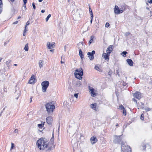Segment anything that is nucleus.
<instances>
[{
    "label": "nucleus",
    "instance_id": "c85d7f7f",
    "mask_svg": "<svg viewBox=\"0 0 152 152\" xmlns=\"http://www.w3.org/2000/svg\"><path fill=\"white\" fill-rule=\"evenodd\" d=\"M127 53L126 51H123L122 53V54H123V56L124 57H126V54Z\"/></svg>",
    "mask_w": 152,
    "mask_h": 152
},
{
    "label": "nucleus",
    "instance_id": "f8f14e48",
    "mask_svg": "<svg viewBox=\"0 0 152 152\" xmlns=\"http://www.w3.org/2000/svg\"><path fill=\"white\" fill-rule=\"evenodd\" d=\"M35 81H36L35 77L34 75H32L29 80L28 83L29 84H32L34 83Z\"/></svg>",
    "mask_w": 152,
    "mask_h": 152
},
{
    "label": "nucleus",
    "instance_id": "b1692460",
    "mask_svg": "<svg viewBox=\"0 0 152 152\" xmlns=\"http://www.w3.org/2000/svg\"><path fill=\"white\" fill-rule=\"evenodd\" d=\"M24 50L26 51H27L28 50V43L26 44L25 45V46L24 48Z\"/></svg>",
    "mask_w": 152,
    "mask_h": 152
},
{
    "label": "nucleus",
    "instance_id": "69168bd1",
    "mask_svg": "<svg viewBox=\"0 0 152 152\" xmlns=\"http://www.w3.org/2000/svg\"><path fill=\"white\" fill-rule=\"evenodd\" d=\"M32 99V98L31 97L30 99V102H31Z\"/></svg>",
    "mask_w": 152,
    "mask_h": 152
},
{
    "label": "nucleus",
    "instance_id": "c9c22d12",
    "mask_svg": "<svg viewBox=\"0 0 152 152\" xmlns=\"http://www.w3.org/2000/svg\"><path fill=\"white\" fill-rule=\"evenodd\" d=\"M151 109L149 107H147L146 108H145V110L146 111H149L150 110H151Z\"/></svg>",
    "mask_w": 152,
    "mask_h": 152
},
{
    "label": "nucleus",
    "instance_id": "0eeeda50",
    "mask_svg": "<svg viewBox=\"0 0 152 152\" xmlns=\"http://www.w3.org/2000/svg\"><path fill=\"white\" fill-rule=\"evenodd\" d=\"M95 53V51L94 50L92 51L91 52H88L87 55L90 60H93L94 58V55Z\"/></svg>",
    "mask_w": 152,
    "mask_h": 152
},
{
    "label": "nucleus",
    "instance_id": "0e129e2a",
    "mask_svg": "<svg viewBox=\"0 0 152 152\" xmlns=\"http://www.w3.org/2000/svg\"><path fill=\"white\" fill-rule=\"evenodd\" d=\"M61 64H64V62H63V61H62V60H61Z\"/></svg>",
    "mask_w": 152,
    "mask_h": 152
},
{
    "label": "nucleus",
    "instance_id": "2f4dec72",
    "mask_svg": "<svg viewBox=\"0 0 152 152\" xmlns=\"http://www.w3.org/2000/svg\"><path fill=\"white\" fill-rule=\"evenodd\" d=\"M140 119L142 120H143L144 119V115L143 113L141 114V115Z\"/></svg>",
    "mask_w": 152,
    "mask_h": 152
},
{
    "label": "nucleus",
    "instance_id": "c03bdc74",
    "mask_svg": "<svg viewBox=\"0 0 152 152\" xmlns=\"http://www.w3.org/2000/svg\"><path fill=\"white\" fill-rule=\"evenodd\" d=\"M132 100L134 102H135L136 104H137V101L134 98H133Z\"/></svg>",
    "mask_w": 152,
    "mask_h": 152
},
{
    "label": "nucleus",
    "instance_id": "e433bc0d",
    "mask_svg": "<svg viewBox=\"0 0 152 152\" xmlns=\"http://www.w3.org/2000/svg\"><path fill=\"white\" fill-rule=\"evenodd\" d=\"M93 41V39H91L88 42V44L90 45Z\"/></svg>",
    "mask_w": 152,
    "mask_h": 152
},
{
    "label": "nucleus",
    "instance_id": "393cba45",
    "mask_svg": "<svg viewBox=\"0 0 152 152\" xmlns=\"http://www.w3.org/2000/svg\"><path fill=\"white\" fill-rule=\"evenodd\" d=\"M11 146L10 148V150H12L14 148L15 145L13 142H11Z\"/></svg>",
    "mask_w": 152,
    "mask_h": 152
},
{
    "label": "nucleus",
    "instance_id": "6ab92c4d",
    "mask_svg": "<svg viewBox=\"0 0 152 152\" xmlns=\"http://www.w3.org/2000/svg\"><path fill=\"white\" fill-rule=\"evenodd\" d=\"M44 61L43 60H40L39 61L38 64L40 68H41L43 66Z\"/></svg>",
    "mask_w": 152,
    "mask_h": 152
},
{
    "label": "nucleus",
    "instance_id": "39448f33",
    "mask_svg": "<svg viewBox=\"0 0 152 152\" xmlns=\"http://www.w3.org/2000/svg\"><path fill=\"white\" fill-rule=\"evenodd\" d=\"M125 9L124 10L123 8L119 9L118 6L117 5H115L114 8V11L115 13L118 15L123 12Z\"/></svg>",
    "mask_w": 152,
    "mask_h": 152
},
{
    "label": "nucleus",
    "instance_id": "f704fd0d",
    "mask_svg": "<svg viewBox=\"0 0 152 152\" xmlns=\"http://www.w3.org/2000/svg\"><path fill=\"white\" fill-rule=\"evenodd\" d=\"M74 96L77 99L78 97V94H74Z\"/></svg>",
    "mask_w": 152,
    "mask_h": 152
},
{
    "label": "nucleus",
    "instance_id": "13d9d810",
    "mask_svg": "<svg viewBox=\"0 0 152 152\" xmlns=\"http://www.w3.org/2000/svg\"><path fill=\"white\" fill-rule=\"evenodd\" d=\"M91 20L90 21V23H91L92 22L93 18H91Z\"/></svg>",
    "mask_w": 152,
    "mask_h": 152
},
{
    "label": "nucleus",
    "instance_id": "9b49d317",
    "mask_svg": "<svg viewBox=\"0 0 152 152\" xmlns=\"http://www.w3.org/2000/svg\"><path fill=\"white\" fill-rule=\"evenodd\" d=\"M53 121V117L52 116H48L46 118V122L49 125L51 124Z\"/></svg>",
    "mask_w": 152,
    "mask_h": 152
},
{
    "label": "nucleus",
    "instance_id": "3c124183",
    "mask_svg": "<svg viewBox=\"0 0 152 152\" xmlns=\"http://www.w3.org/2000/svg\"><path fill=\"white\" fill-rule=\"evenodd\" d=\"M94 36H91L90 37L91 39H93L94 38Z\"/></svg>",
    "mask_w": 152,
    "mask_h": 152
},
{
    "label": "nucleus",
    "instance_id": "052dcab7",
    "mask_svg": "<svg viewBox=\"0 0 152 152\" xmlns=\"http://www.w3.org/2000/svg\"><path fill=\"white\" fill-rule=\"evenodd\" d=\"M27 26L26 25L25 26V28L26 29H27L28 28H27Z\"/></svg>",
    "mask_w": 152,
    "mask_h": 152
},
{
    "label": "nucleus",
    "instance_id": "7ed1b4c3",
    "mask_svg": "<svg viewBox=\"0 0 152 152\" xmlns=\"http://www.w3.org/2000/svg\"><path fill=\"white\" fill-rule=\"evenodd\" d=\"M76 78L81 80L82 78V76L83 75V72L81 68L76 69L74 72Z\"/></svg>",
    "mask_w": 152,
    "mask_h": 152
},
{
    "label": "nucleus",
    "instance_id": "774afa93",
    "mask_svg": "<svg viewBox=\"0 0 152 152\" xmlns=\"http://www.w3.org/2000/svg\"><path fill=\"white\" fill-rule=\"evenodd\" d=\"M26 33H24V32H23V36H25V34Z\"/></svg>",
    "mask_w": 152,
    "mask_h": 152
},
{
    "label": "nucleus",
    "instance_id": "49530a36",
    "mask_svg": "<svg viewBox=\"0 0 152 152\" xmlns=\"http://www.w3.org/2000/svg\"><path fill=\"white\" fill-rule=\"evenodd\" d=\"M148 2L150 4L152 3V0H148Z\"/></svg>",
    "mask_w": 152,
    "mask_h": 152
},
{
    "label": "nucleus",
    "instance_id": "a211bd4d",
    "mask_svg": "<svg viewBox=\"0 0 152 152\" xmlns=\"http://www.w3.org/2000/svg\"><path fill=\"white\" fill-rule=\"evenodd\" d=\"M90 140L91 144H94L97 141V140L96 137L93 136L91 138Z\"/></svg>",
    "mask_w": 152,
    "mask_h": 152
},
{
    "label": "nucleus",
    "instance_id": "20e7f679",
    "mask_svg": "<svg viewBox=\"0 0 152 152\" xmlns=\"http://www.w3.org/2000/svg\"><path fill=\"white\" fill-rule=\"evenodd\" d=\"M49 84V82L48 81H44L41 83L42 91L45 92Z\"/></svg>",
    "mask_w": 152,
    "mask_h": 152
},
{
    "label": "nucleus",
    "instance_id": "09e8293b",
    "mask_svg": "<svg viewBox=\"0 0 152 152\" xmlns=\"http://www.w3.org/2000/svg\"><path fill=\"white\" fill-rule=\"evenodd\" d=\"M14 132L15 133H18V129H15L14 130Z\"/></svg>",
    "mask_w": 152,
    "mask_h": 152
},
{
    "label": "nucleus",
    "instance_id": "680f3d73",
    "mask_svg": "<svg viewBox=\"0 0 152 152\" xmlns=\"http://www.w3.org/2000/svg\"><path fill=\"white\" fill-rule=\"evenodd\" d=\"M80 43H81V45H83V42H80Z\"/></svg>",
    "mask_w": 152,
    "mask_h": 152
},
{
    "label": "nucleus",
    "instance_id": "5701e85b",
    "mask_svg": "<svg viewBox=\"0 0 152 152\" xmlns=\"http://www.w3.org/2000/svg\"><path fill=\"white\" fill-rule=\"evenodd\" d=\"M45 122H42L41 124H39L38 125V126L39 127V128H41L44 127V125Z\"/></svg>",
    "mask_w": 152,
    "mask_h": 152
},
{
    "label": "nucleus",
    "instance_id": "f3484780",
    "mask_svg": "<svg viewBox=\"0 0 152 152\" xmlns=\"http://www.w3.org/2000/svg\"><path fill=\"white\" fill-rule=\"evenodd\" d=\"M90 107L93 110L96 111V109L97 107L96 103L91 104L90 105Z\"/></svg>",
    "mask_w": 152,
    "mask_h": 152
},
{
    "label": "nucleus",
    "instance_id": "5fc2aeb1",
    "mask_svg": "<svg viewBox=\"0 0 152 152\" xmlns=\"http://www.w3.org/2000/svg\"><path fill=\"white\" fill-rule=\"evenodd\" d=\"M52 138H54V133L53 132Z\"/></svg>",
    "mask_w": 152,
    "mask_h": 152
},
{
    "label": "nucleus",
    "instance_id": "7c9ffc66",
    "mask_svg": "<svg viewBox=\"0 0 152 152\" xmlns=\"http://www.w3.org/2000/svg\"><path fill=\"white\" fill-rule=\"evenodd\" d=\"M110 24L109 23L107 22L106 23L105 25V27L107 28H108L109 27Z\"/></svg>",
    "mask_w": 152,
    "mask_h": 152
},
{
    "label": "nucleus",
    "instance_id": "603ef678",
    "mask_svg": "<svg viewBox=\"0 0 152 152\" xmlns=\"http://www.w3.org/2000/svg\"><path fill=\"white\" fill-rule=\"evenodd\" d=\"M89 11L90 12L92 11L90 7H89Z\"/></svg>",
    "mask_w": 152,
    "mask_h": 152
},
{
    "label": "nucleus",
    "instance_id": "bf43d9fd",
    "mask_svg": "<svg viewBox=\"0 0 152 152\" xmlns=\"http://www.w3.org/2000/svg\"><path fill=\"white\" fill-rule=\"evenodd\" d=\"M60 125H59V126H58V132H59V129H60Z\"/></svg>",
    "mask_w": 152,
    "mask_h": 152
},
{
    "label": "nucleus",
    "instance_id": "4d7b16f0",
    "mask_svg": "<svg viewBox=\"0 0 152 152\" xmlns=\"http://www.w3.org/2000/svg\"><path fill=\"white\" fill-rule=\"evenodd\" d=\"M81 43L79 42V43H78L77 44V45L78 46H80V45H81Z\"/></svg>",
    "mask_w": 152,
    "mask_h": 152
},
{
    "label": "nucleus",
    "instance_id": "9d476101",
    "mask_svg": "<svg viewBox=\"0 0 152 152\" xmlns=\"http://www.w3.org/2000/svg\"><path fill=\"white\" fill-rule=\"evenodd\" d=\"M120 137V136H115V139L113 141L115 143L120 144V142L121 140Z\"/></svg>",
    "mask_w": 152,
    "mask_h": 152
},
{
    "label": "nucleus",
    "instance_id": "4468645a",
    "mask_svg": "<svg viewBox=\"0 0 152 152\" xmlns=\"http://www.w3.org/2000/svg\"><path fill=\"white\" fill-rule=\"evenodd\" d=\"M48 48V49H51L54 47L55 44L54 43H50V42H48L47 43Z\"/></svg>",
    "mask_w": 152,
    "mask_h": 152
},
{
    "label": "nucleus",
    "instance_id": "a18cd8bd",
    "mask_svg": "<svg viewBox=\"0 0 152 152\" xmlns=\"http://www.w3.org/2000/svg\"><path fill=\"white\" fill-rule=\"evenodd\" d=\"M24 5H25L27 2V0H23Z\"/></svg>",
    "mask_w": 152,
    "mask_h": 152
},
{
    "label": "nucleus",
    "instance_id": "864d4df0",
    "mask_svg": "<svg viewBox=\"0 0 152 152\" xmlns=\"http://www.w3.org/2000/svg\"><path fill=\"white\" fill-rule=\"evenodd\" d=\"M90 15H91V18H93V14H91Z\"/></svg>",
    "mask_w": 152,
    "mask_h": 152
},
{
    "label": "nucleus",
    "instance_id": "8fccbe9b",
    "mask_svg": "<svg viewBox=\"0 0 152 152\" xmlns=\"http://www.w3.org/2000/svg\"><path fill=\"white\" fill-rule=\"evenodd\" d=\"M28 30L27 29H26L25 28L24 29L23 32H24V33H26L27 31H28Z\"/></svg>",
    "mask_w": 152,
    "mask_h": 152
},
{
    "label": "nucleus",
    "instance_id": "2eb2a0df",
    "mask_svg": "<svg viewBox=\"0 0 152 152\" xmlns=\"http://www.w3.org/2000/svg\"><path fill=\"white\" fill-rule=\"evenodd\" d=\"M110 55L107 53H104L102 55V57L104 58V59L108 61L109 60V56Z\"/></svg>",
    "mask_w": 152,
    "mask_h": 152
},
{
    "label": "nucleus",
    "instance_id": "4c0bfd02",
    "mask_svg": "<svg viewBox=\"0 0 152 152\" xmlns=\"http://www.w3.org/2000/svg\"><path fill=\"white\" fill-rule=\"evenodd\" d=\"M79 55L82 59L83 58H84V56L83 54H81V55L80 54Z\"/></svg>",
    "mask_w": 152,
    "mask_h": 152
},
{
    "label": "nucleus",
    "instance_id": "58836bf2",
    "mask_svg": "<svg viewBox=\"0 0 152 152\" xmlns=\"http://www.w3.org/2000/svg\"><path fill=\"white\" fill-rule=\"evenodd\" d=\"M79 55H80V54L81 55V54H82V51L81 49H80L79 48Z\"/></svg>",
    "mask_w": 152,
    "mask_h": 152
},
{
    "label": "nucleus",
    "instance_id": "bb28decb",
    "mask_svg": "<svg viewBox=\"0 0 152 152\" xmlns=\"http://www.w3.org/2000/svg\"><path fill=\"white\" fill-rule=\"evenodd\" d=\"M76 84L78 86H80L81 85V83L80 81L77 82Z\"/></svg>",
    "mask_w": 152,
    "mask_h": 152
},
{
    "label": "nucleus",
    "instance_id": "79ce46f5",
    "mask_svg": "<svg viewBox=\"0 0 152 152\" xmlns=\"http://www.w3.org/2000/svg\"><path fill=\"white\" fill-rule=\"evenodd\" d=\"M116 72L117 74L118 75V76L119 77L120 76V75L119 74V70H116Z\"/></svg>",
    "mask_w": 152,
    "mask_h": 152
},
{
    "label": "nucleus",
    "instance_id": "e2e57ef3",
    "mask_svg": "<svg viewBox=\"0 0 152 152\" xmlns=\"http://www.w3.org/2000/svg\"><path fill=\"white\" fill-rule=\"evenodd\" d=\"M24 7L25 10H26V5H24Z\"/></svg>",
    "mask_w": 152,
    "mask_h": 152
},
{
    "label": "nucleus",
    "instance_id": "6e6d98bb",
    "mask_svg": "<svg viewBox=\"0 0 152 152\" xmlns=\"http://www.w3.org/2000/svg\"><path fill=\"white\" fill-rule=\"evenodd\" d=\"M41 12H42V13H44L45 12V10H41Z\"/></svg>",
    "mask_w": 152,
    "mask_h": 152
},
{
    "label": "nucleus",
    "instance_id": "de8ad7c7",
    "mask_svg": "<svg viewBox=\"0 0 152 152\" xmlns=\"http://www.w3.org/2000/svg\"><path fill=\"white\" fill-rule=\"evenodd\" d=\"M18 23V21H16L14 22L13 23V24H17Z\"/></svg>",
    "mask_w": 152,
    "mask_h": 152
},
{
    "label": "nucleus",
    "instance_id": "72a5a7b5",
    "mask_svg": "<svg viewBox=\"0 0 152 152\" xmlns=\"http://www.w3.org/2000/svg\"><path fill=\"white\" fill-rule=\"evenodd\" d=\"M119 108L120 109H121V110H123V109H124V107L122 105H120L119 106Z\"/></svg>",
    "mask_w": 152,
    "mask_h": 152
},
{
    "label": "nucleus",
    "instance_id": "338daca9",
    "mask_svg": "<svg viewBox=\"0 0 152 152\" xmlns=\"http://www.w3.org/2000/svg\"><path fill=\"white\" fill-rule=\"evenodd\" d=\"M50 52H53V51H54V50H53L51 49V50H50Z\"/></svg>",
    "mask_w": 152,
    "mask_h": 152
},
{
    "label": "nucleus",
    "instance_id": "dca6fc26",
    "mask_svg": "<svg viewBox=\"0 0 152 152\" xmlns=\"http://www.w3.org/2000/svg\"><path fill=\"white\" fill-rule=\"evenodd\" d=\"M113 45H110L107 49V53L110 55V53L113 50Z\"/></svg>",
    "mask_w": 152,
    "mask_h": 152
},
{
    "label": "nucleus",
    "instance_id": "a878e982",
    "mask_svg": "<svg viewBox=\"0 0 152 152\" xmlns=\"http://www.w3.org/2000/svg\"><path fill=\"white\" fill-rule=\"evenodd\" d=\"M138 104H139V105H140L141 107V108L142 109L144 108V107H143L144 104L142 103L141 102H139Z\"/></svg>",
    "mask_w": 152,
    "mask_h": 152
},
{
    "label": "nucleus",
    "instance_id": "412c9836",
    "mask_svg": "<svg viewBox=\"0 0 152 152\" xmlns=\"http://www.w3.org/2000/svg\"><path fill=\"white\" fill-rule=\"evenodd\" d=\"M3 3L2 0H0V14L1 13L2 10Z\"/></svg>",
    "mask_w": 152,
    "mask_h": 152
},
{
    "label": "nucleus",
    "instance_id": "423d86ee",
    "mask_svg": "<svg viewBox=\"0 0 152 152\" xmlns=\"http://www.w3.org/2000/svg\"><path fill=\"white\" fill-rule=\"evenodd\" d=\"M49 146V149L51 150V149L54 148L55 145L54 144V138H51L49 142H48Z\"/></svg>",
    "mask_w": 152,
    "mask_h": 152
},
{
    "label": "nucleus",
    "instance_id": "f03ea898",
    "mask_svg": "<svg viewBox=\"0 0 152 152\" xmlns=\"http://www.w3.org/2000/svg\"><path fill=\"white\" fill-rule=\"evenodd\" d=\"M45 106L48 113H52L55 109V106L52 102H48L45 104Z\"/></svg>",
    "mask_w": 152,
    "mask_h": 152
},
{
    "label": "nucleus",
    "instance_id": "cd10ccee",
    "mask_svg": "<svg viewBox=\"0 0 152 152\" xmlns=\"http://www.w3.org/2000/svg\"><path fill=\"white\" fill-rule=\"evenodd\" d=\"M51 15L50 14H49L48 16L45 19L46 22H47L48 21L49 19L51 17Z\"/></svg>",
    "mask_w": 152,
    "mask_h": 152
},
{
    "label": "nucleus",
    "instance_id": "a19ab883",
    "mask_svg": "<svg viewBox=\"0 0 152 152\" xmlns=\"http://www.w3.org/2000/svg\"><path fill=\"white\" fill-rule=\"evenodd\" d=\"M32 6L33 7V8L34 10H35L36 9V7L34 3H33L32 4Z\"/></svg>",
    "mask_w": 152,
    "mask_h": 152
},
{
    "label": "nucleus",
    "instance_id": "4be33fe9",
    "mask_svg": "<svg viewBox=\"0 0 152 152\" xmlns=\"http://www.w3.org/2000/svg\"><path fill=\"white\" fill-rule=\"evenodd\" d=\"M6 65L7 66V67H8V68L9 69H10L11 66L10 61H7L6 63Z\"/></svg>",
    "mask_w": 152,
    "mask_h": 152
},
{
    "label": "nucleus",
    "instance_id": "473e14b6",
    "mask_svg": "<svg viewBox=\"0 0 152 152\" xmlns=\"http://www.w3.org/2000/svg\"><path fill=\"white\" fill-rule=\"evenodd\" d=\"M123 114L125 115H126V112L125 109H123Z\"/></svg>",
    "mask_w": 152,
    "mask_h": 152
},
{
    "label": "nucleus",
    "instance_id": "6e6552de",
    "mask_svg": "<svg viewBox=\"0 0 152 152\" xmlns=\"http://www.w3.org/2000/svg\"><path fill=\"white\" fill-rule=\"evenodd\" d=\"M124 145L123 144H122L121 145V148L122 150L123 149L125 152H131V148L129 146H127L126 147H124Z\"/></svg>",
    "mask_w": 152,
    "mask_h": 152
},
{
    "label": "nucleus",
    "instance_id": "1a4fd4ad",
    "mask_svg": "<svg viewBox=\"0 0 152 152\" xmlns=\"http://www.w3.org/2000/svg\"><path fill=\"white\" fill-rule=\"evenodd\" d=\"M88 88L89 90V91L91 96L93 97L95 96H96V93L94 89L90 86L88 87Z\"/></svg>",
    "mask_w": 152,
    "mask_h": 152
},
{
    "label": "nucleus",
    "instance_id": "ddd939ff",
    "mask_svg": "<svg viewBox=\"0 0 152 152\" xmlns=\"http://www.w3.org/2000/svg\"><path fill=\"white\" fill-rule=\"evenodd\" d=\"M133 96L138 99H140L141 96V94L139 92H136L133 94Z\"/></svg>",
    "mask_w": 152,
    "mask_h": 152
},
{
    "label": "nucleus",
    "instance_id": "f257e3e1",
    "mask_svg": "<svg viewBox=\"0 0 152 152\" xmlns=\"http://www.w3.org/2000/svg\"><path fill=\"white\" fill-rule=\"evenodd\" d=\"M38 148L40 150H44L47 149L49 150L48 141L45 138H41L37 141L36 143Z\"/></svg>",
    "mask_w": 152,
    "mask_h": 152
},
{
    "label": "nucleus",
    "instance_id": "37998d69",
    "mask_svg": "<svg viewBox=\"0 0 152 152\" xmlns=\"http://www.w3.org/2000/svg\"><path fill=\"white\" fill-rule=\"evenodd\" d=\"M30 21H28L27 22L26 25L27 26H28L30 24Z\"/></svg>",
    "mask_w": 152,
    "mask_h": 152
},
{
    "label": "nucleus",
    "instance_id": "c756f323",
    "mask_svg": "<svg viewBox=\"0 0 152 152\" xmlns=\"http://www.w3.org/2000/svg\"><path fill=\"white\" fill-rule=\"evenodd\" d=\"M95 68L97 70L99 71L100 70V69L99 68L98 66H95Z\"/></svg>",
    "mask_w": 152,
    "mask_h": 152
},
{
    "label": "nucleus",
    "instance_id": "aec40b11",
    "mask_svg": "<svg viewBox=\"0 0 152 152\" xmlns=\"http://www.w3.org/2000/svg\"><path fill=\"white\" fill-rule=\"evenodd\" d=\"M126 61L129 65L130 66H133V62L132 60L129 59L127 60Z\"/></svg>",
    "mask_w": 152,
    "mask_h": 152
},
{
    "label": "nucleus",
    "instance_id": "ea45409f",
    "mask_svg": "<svg viewBox=\"0 0 152 152\" xmlns=\"http://www.w3.org/2000/svg\"><path fill=\"white\" fill-rule=\"evenodd\" d=\"M112 74V72L110 70L109 71L108 73V75L110 76H111V75Z\"/></svg>",
    "mask_w": 152,
    "mask_h": 152
}]
</instances>
